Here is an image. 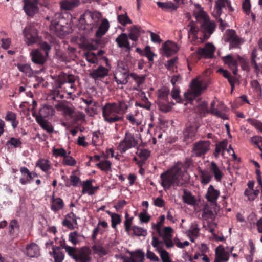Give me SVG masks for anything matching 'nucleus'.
<instances>
[{"mask_svg":"<svg viewBox=\"0 0 262 262\" xmlns=\"http://www.w3.org/2000/svg\"><path fill=\"white\" fill-rule=\"evenodd\" d=\"M128 107V102L123 100L105 103L102 107L104 121L110 124L123 121V115L127 112Z\"/></svg>","mask_w":262,"mask_h":262,"instance_id":"1","label":"nucleus"},{"mask_svg":"<svg viewBox=\"0 0 262 262\" xmlns=\"http://www.w3.org/2000/svg\"><path fill=\"white\" fill-rule=\"evenodd\" d=\"M161 184L164 190H168L173 186L174 189L181 187L187 183L184 178V174L178 165L163 172L160 175Z\"/></svg>","mask_w":262,"mask_h":262,"instance_id":"2","label":"nucleus"},{"mask_svg":"<svg viewBox=\"0 0 262 262\" xmlns=\"http://www.w3.org/2000/svg\"><path fill=\"white\" fill-rule=\"evenodd\" d=\"M196 20L200 25V31L203 34V39L207 40L215 31L216 24L210 19L204 11H201L196 15Z\"/></svg>","mask_w":262,"mask_h":262,"instance_id":"3","label":"nucleus"},{"mask_svg":"<svg viewBox=\"0 0 262 262\" xmlns=\"http://www.w3.org/2000/svg\"><path fill=\"white\" fill-rule=\"evenodd\" d=\"M210 83L208 78L193 79L190 84V90L184 94V96L188 100H192L199 96L208 87Z\"/></svg>","mask_w":262,"mask_h":262,"instance_id":"4","label":"nucleus"},{"mask_svg":"<svg viewBox=\"0 0 262 262\" xmlns=\"http://www.w3.org/2000/svg\"><path fill=\"white\" fill-rule=\"evenodd\" d=\"M67 24L61 13H56L52 17L50 29L56 35L62 37L69 32Z\"/></svg>","mask_w":262,"mask_h":262,"instance_id":"5","label":"nucleus"},{"mask_svg":"<svg viewBox=\"0 0 262 262\" xmlns=\"http://www.w3.org/2000/svg\"><path fill=\"white\" fill-rule=\"evenodd\" d=\"M66 249L68 255L76 262H90L91 259L90 250L86 247L80 248L68 247Z\"/></svg>","mask_w":262,"mask_h":262,"instance_id":"6","label":"nucleus"},{"mask_svg":"<svg viewBox=\"0 0 262 262\" xmlns=\"http://www.w3.org/2000/svg\"><path fill=\"white\" fill-rule=\"evenodd\" d=\"M102 18V14L97 11L91 12L89 10L85 11L80 17V21L84 23L87 26L84 28L92 29L98 27L99 20Z\"/></svg>","mask_w":262,"mask_h":262,"instance_id":"7","label":"nucleus"},{"mask_svg":"<svg viewBox=\"0 0 262 262\" xmlns=\"http://www.w3.org/2000/svg\"><path fill=\"white\" fill-rule=\"evenodd\" d=\"M137 134L135 135L129 130L125 132L123 139L119 143L118 148L121 154L125 153L128 149L134 148L138 145Z\"/></svg>","mask_w":262,"mask_h":262,"instance_id":"8","label":"nucleus"},{"mask_svg":"<svg viewBox=\"0 0 262 262\" xmlns=\"http://www.w3.org/2000/svg\"><path fill=\"white\" fill-rule=\"evenodd\" d=\"M225 40L229 43V49L239 48L243 41L242 39L236 34L235 30L228 29L226 31Z\"/></svg>","mask_w":262,"mask_h":262,"instance_id":"9","label":"nucleus"},{"mask_svg":"<svg viewBox=\"0 0 262 262\" xmlns=\"http://www.w3.org/2000/svg\"><path fill=\"white\" fill-rule=\"evenodd\" d=\"M25 41L28 46H30L38 41L39 37L37 29L33 26H27L23 31Z\"/></svg>","mask_w":262,"mask_h":262,"instance_id":"10","label":"nucleus"},{"mask_svg":"<svg viewBox=\"0 0 262 262\" xmlns=\"http://www.w3.org/2000/svg\"><path fill=\"white\" fill-rule=\"evenodd\" d=\"M221 59L224 64L227 66L232 71L233 74L236 75L238 72V59L237 55L230 54L221 57Z\"/></svg>","mask_w":262,"mask_h":262,"instance_id":"11","label":"nucleus"},{"mask_svg":"<svg viewBox=\"0 0 262 262\" xmlns=\"http://www.w3.org/2000/svg\"><path fill=\"white\" fill-rule=\"evenodd\" d=\"M38 0H25L23 9L26 15L33 17L39 11Z\"/></svg>","mask_w":262,"mask_h":262,"instance_id":"12","label":"nucleus"},{"mask_svg":"<svg viewBox=\"0 0 262 262\" xmlns=\"http://www.w3.org/2000/svg\"><path fill=\"white\" fill-rule=\"evenodd\" d=\"M215 50V47L212 44L208 43L205 45L204 48H199L196 53L199 59L202 57L208 59L213 57Z\"/></svg>","mask_w":262,"mask_h":262,"instance_id":"13","label":"nucleus"},{"mask_svg":"<svg viewBox=\"0 0 262 262\" xmlns=\"http://www.w3.org/2000/svg\"><path fill=\"white\" fill-rule=\"evenodd\" d=\"M227 7L229 12H233L234 9L231 6V3L229 0H216L214 6V15L215 17H220L222 13V9Z\"/></svg>","mask_w":262,"mask_h":262,"instance_id":"14","label":"nucleus"},{"mask_svg":"<svg viewBox=\"0 0 262 262\" xmlns=\"http://www.w3.org/2000/svg\"><path fill=\"white\" fill-rule=\"evenodd\" d=\"M21 251L27 256L29 257H37L40 255L39 246L35 243L27 244L25 247L21 249Z\"/></svg>","mask_w":262,"mask_h":262,"instance_id":"15","label":"nucleus"},{"mask_svg":"<svg viewBox=\"0 0 262 262\" xmlns=\"http://www.w3.org/2000/svg\"><path fill=\"white\" fill-rule=\"evenodd\" d=\"M209 142L200 141L194 144L193 148V155L196 157L204 155L209 149Z\"/></svg>","mask_w":262,"mask_h":262,"instance_id":"16","label":"nucleus"},{"mask_svg":"<svg viewBox=\"0 0 262 262\" xmlns=\"http://www.w3.org/2000/svg\"><path fill=\"white\" fill-rule=\"evenodd\" d=\"M229 257L230 252L226 251L222 245H220L216 248L214 261L227 262L229 260Z\"/></svg>","mask_w":262,"mask_h":262,"instance_id":"17","label":"nucleus"},{"mask_svg":"<svg viewBox=\"0 0 262 262\" xmlns=\"http://www.w3.org/2000/svg\"><path fill=\"white\" fill-rule=\"evenodd\" d=\"M75 81V78L73 75L62 73L59 75L55 81V84L57 88H61L63 84L66 83L72 84L74 83Z\"/></svg>","mask_w":262,"mask_h":262,"instance_id":"18","label":"nucleus"},{"mask_svg":"<svg viewBox=\"0 0 262 262\" xmlns=\"http://www.w3.org/2000/svg\"><path fill=\"white\" fill-rule=\"evenodd\" d=\"M129 37L126 33H121L116 39V42L118 47L125 48L126 52H129L132 49L128 41Z\"/></svg>","mask_w":262,"mask_h":262,"instance_id":"19","label":"nucleus"},{"mask_svg":"<svg viewBox=\"0 0 262 262\" xmlns=\"http://www.w3.org/2000/svg\"><path fill=\"white\" fill-rule=\"evenodd\" d=\"M54 108L49 105H43L39 111V117L37 119L40 118L45 119L46 118H50L52 117L55 114Z\"/></svg>","mask_w":262,"mask_h":262,"instance_id":"20","label":"nucleus"},{"mask_svg":"<svg viewBox=\"0 0 262 262\" xmlns=\"http://www.w3.org/2000/svg\"><path fill=\"white\" fill-rule=\"evenodd\" d=\"M220 194V191L215 189L213 185H210L208 188L205 198L208 202L214 203H216Z\"/></svg>","mask_w":262,"mask_h":262,"instance_id":"21","label":"nucleus"},{"mask_svg":"<svg viewBox=\"0 0 262 262\" xmlns=\"http://www.w3.org/2000/svg\"><path fill=\"white\" fill-rule=\"evenodd\" d=\"M108 70L102 66L98 68L94 69L90 73V76L93 79L97 80L104 78L108 75Z\"/></svg>","mask_w":262,"mask_h":262,"instance_id":"22","label":"nucleus"},{"mask_svg":"<svg viewBox=\"0 0 262 262\" xmlns=\"http://www.w3.org/2000/svg\"><path fill=\"white\" fill-rule=\"evenodd\" d=\"M162 48L164 54L167 56L176 53L179 50L177 44L170 41H166L163 44Z\"/></svg>","mask_w":262,"mask_h":262,"instance_id":"23","label":"nucleus"},{"mask_svg":"<svg viewBox=\"0 0 262 262\" xmlns=\"http://www.w3.org/2000/svg\"><path fill=\"white\" fill-rule=\"evenodd\" d=\"M51 209L55 213L63 209L64 206L63 200L59 197L54 198V195L51 199Z\"/></svg>","mask_w":262,"mask_h":262,"instance_id":"24","label":"nucleus"},{"mask_svg":"<svg viewBox=\"0 0 262 262\" xmlns=\"http://www.w3.org/2000/svg\"><path fill=\"white\" fill-rule=\"evenodd\" d=\"M79 4V0H62L59 2L61 9L64 10H71L78 7Z\"/></svg>","mask_w":262,"mask_h":262,"instance_id":"25","label":"nucleus"},{"mask_svg":"<svg viewBox=\"0 0 262 262\" xmlns=\"http://www.w3.org/2000/svg\"><path fill=\"white\" fill-rule=\"evenodd\" d=\"M31 55L32 62L35 64L43 65L46 62V58L38 50H32Z\"/></svg>","mask_w":262,"mask_h":262,"instance_id":"26","label":"nucleus"},{"mask_svg":"<svg viewBox=\"0 0 262 262\" xmlns=\"http://www.w3.org/2000/svg\"><path fill=\"white\" fill-rule=\"evenodd\" d=\"M50 255L54 258V262H62L64 259V255L58 246L52 247V251L50 252Z\"/></svg>","mask_w":262,"mask_h":262,"instance_id":"27","label":"nucleus"},{"mask_svg":"<svg viewBox=\"0 0 262 262\" xmlns=\"http://www.w3.org/2000/svg\"><path fill=\"white\" fill-rule=\"evenodd\" d=\"M170 90L166 86H163L157 92L158 97L157 102L165 101L168 102Z\"/></svg>","mask_w":262,"mask_h":262,"instance_id":"28","label":"nucleus"},{"mask_svg":"<svg viewBox=\"0 0 262 262\" xmlns=\"http://www.w3.org/2000/svg\"><path fill=\"white\" fill-rule=\"evenodd\" d=\"M144 32V31L140 26L134 25L130 28L129 33L127 36L130 40L136 41L140 34Z\"/></svg>","mask_w":262,"mask_h":262,"instance_id":"29","label":"nucleus"},{"mask_svg":"<svg viewBox=\"0 0 262 262\" xmlns=\"http://www.w3.org/2000/svg\"><path fill=\"white\" fill-rule=\"evenodd\" d=\"M210 171L212 173L215 180L217 182H220L223 177L224 174L214 162H211L210 165Z\"/></svg>","mask_w":262,"mask_h":262,"instance_id":"30","label":"nucleus"},{"mask_svg":"<svg viewBox=\"0 0 262 262\" xmlns=\"http://www.w3.org/2000/svg\"><path fill=\"white\" fill-rule=\"evenodd\" d=\"M217 72L222 74L225 78L228 79L231 86L232 91H233L234 89L235 83L237 81V78L234 76H232L231 73L227 70L219 69Z\"/></svg>","mask_w":262,"mask_h":262,"instance_id":"31","label":"nucleus"},{"mask_svg":"<svg viewBox=\"0 0 262 262\" xmlns=\"http://www.w3.org/2000/svg\"><path fill=\"white\" fill-rule=\"evenodd\" d=\"M55 107L58 111H63L65 115H68L70 118L74 113L73 109L66 102L59 103L55 105Z\"/></svg>","mask_w":262,"mask_h":262,"instance_id":"32","label":"nucleus"},{"mask_svg":"<svg viewBox=\"0 0 262 262\" xmlns=\"http://www.w3.org/2000/svg\"><path fill=\"white\" fill-rule=\"evenodd\" d=\"M109 27L110 24L108 20L106 18L103 19L96 32V36L97 37H102L107 32Z\"/></svg>","mask_w":262,"mask_h":262,"instance_id":"33","label":"nucleus"},{"mask_svg":"<svg viewBox=\"0 0 262 262\" xmlns=\"http://www.w3.org/2000/svg\"><path fill=\"white\" fill-rule=\"evenodd\" d=\"M157 5L159 8L168 12H172L173 11H175L178 8V5H175L171 2H157Z\"/></svg>","mask_w":262,"mask_h":262,"instance_id":"34","label":"nucleus"},{"mask_svg":"<svg viewBox=\"0 0 262 262\" xmlns=\"http://www.w3.org/2000/svg\"><path fill=\"white\" fill-rule=\"evenodd\" d=\"M127 253L129 254L135 262H144L145 254L141 250H137L135 251L127 250Z\"/></svg>","mask_w":262,"mask_h":262,"instance_id":"35","label":"nucleus"},{"mask_svg":"<svg viewBox=\"0 0 262 262\" xmlns=\"http://www.w3.org/2000/svg\"><path fill=\"white\" fill-rule=\"evenodd\" d=\"M37 123L43 130L48 133L51 134L54 132L53 126L47 120L40 118L39 120L37 119Z\"/></svg>","mask_w":262,"mask_h":262,"instance_id":"36","label":"nucleus"},{"mask_svg":"<svg viewBox=\"0 0 262 262\" xmlns=\"http://www.w3.org/2000/svg\"><path fill=\"white\" fill-rule=\"evenodd\" d=\"M199 172L200 182L202 184L206 185L211 181L212 176L208 171L200 169Z\"/></svg>","mask_w":262,"mask_h":262,"instance_id":"37","label":"nucleus"},{"mask_svg":"<svg viewBox=\"0 0 262 262\" xmlns=\"http://www.w3.org/2000/svg\"><path fill=\"white\" fill-rule=\"evenodd\" d=\"M36 166L39 167L45 172H48L51 168L50 162L49 160L40 159L36 163Z\"/></svg>","mask_w":262,"mask_h":262,"instance_id":"38","label":"nucleus"},{"mask_svg":"<svg viewBox=\"0 0 262 262\" xmlns=\"http://www.w3.org/2000/svg\"><path fill=\"white\" fill-rule=\"evenodd\" d=\"M165 217L164 215H161L159 217V221L156 224L154 223H151V229L154 230H156L159 236H161L162 234V226L164 222Z\"/></svg>","mask_w":262,"mask_h":262,"instance_id":"39","label":"nucleus"},{"mask_svg":"<svg viewBox=\"0 0 262 262\" xmlns=\"http://www.w3.org/2000/svg\"><path fill=\"white\" fill-rule=\"evenodd\" d=\"M5 119L7 121H10L11 125L15 129L18 124V121L16 119V115L12 111H8L5 116Z\"/></svg>","mask_w":262,"mask_h":262,"instance_id":"40","label":"nucleus"},{"mask_svg":"<svg viewBox=\"0 0 262 262\" xmlns=\"http://www.w3.org/2000/svg\"><path fill=\"white\" fill-rule=\"evenodd\" d=\"M18 70L25 73L27 76L31 77L33 75V71L29 64L18 63L17 64Z\"/></svg>","mask_w":262,"mask_h":262,"instance_id":"41","label":"nucleus"},{"mask_svg":"<svg viewBox=\"0 0 262 262\" xmlns=\"http://www.w3.org/2000/svg\"><path fill=\"white\" fill-rule=\"evenodd\" d=\"M20 226L18 222L15 220H12L9 224V233L11 235H17L19 232Z\"/></svg>","mask_w":262,"mask_h":262,"instance_id":"42","label":"nucleus"},{"mask_svg":"<svg viewBox=\"0 0 262 262\" xmlns=\"http://www.w3.org/2000/svg\"><path fill=\"white\" fill-rule=\"evenodd\" d=\"M142 56L146 57L149 61L150 67H151L154 63V57L156 56L151 50V48L149 46H147L143 50Z\"/></svg>","mask_w":262,"mask_h":262,"instance_id":"43","label":"nucleus"},{"mask_svg":"<svg viewBox=\"0 0 262 262\" xmlns=\"http://www.w3.org/2000/svg\"><path fill=\"white\" fill-rule=\"evenodd\" d=\"M237 58L238 59V65L239 64L243 71L249 72L250 68L248 59L239 55H237Z\"/></svg>","mask_w":262,"mask_h":262,"instance_id":"44","label":"nucleus"},{"mask_svg":"<svg viewBox=\"0 0 262 262\" xmlns=\"http://www.w3.org/2000/svg\"><path fill=\"white\" fill-rule=\"evenodd\" d=\"M214 102H212L211 103V107L210 110V113L224 120L228 119V117L224 113H223L222 111L214 107Z\"/></svg>","mask_w":262,"mask_h":262,"instance_id":"45","label":"nucleus"},{"mask_svg":"<svg viewBox=\"0 0 262 262\" xmlns=\"http://www.w3.org/2000/svg\"><path fill=\"white\" fill-rule=\"evenodd\" d=\"M81 237L84 238V236L83 235L78 233L77 231L71 232L69 234V241L74 245L79 243Z\"/></svg>","mask_w":262,"mask_h":262,"instance_id":"46","label":"nucleus"},{"mask_svg":"<svg viewBox=\"0 0 262 262\" xmlns=\"http://www.w3.org/2000/svg\"><path fill=\"white\" fill-rule=\"evenodd\" d=\"M131 230L133 231V235L136 236H146L147 235V231L142 227L133 226Z\"/></svg>","mask_w":262,"mask_h":262,"instance_id":"47","label":"nucleus"},{"mask_svg":"<svg viewBox=\"0 0 262 262\" xmlns=\"http://www.w3.org/2000/svg\"><path fill=\"white\" fill-rule=\"evenodd\" d=\"M96 166L102 171H108L110 170L111 168L112 163L108 160H102L97 163Z\"/></svg>","mask_w":262,"mask_h":262,"instance_id":"48","label":"nucleus"},{"mask_svg":"<svg viewBox=\"0 0 262 262\" xmlns=\"http://www.w3.org/2000/svg\"><path fill=\"white\" fill-rule=\"evenodd\" d=\"M22 142L19 138L11 137L6 142V145L9 147V145L14 148H21Z\"/></svg>","mask_w":262,"mask_h":262,"instance_id":"49","label":"nucleus"},{"mask_svg":"<svg viewBox=\"0 0 262 262\" xmlns=\"http://www.w3.org/2000/svg\"><path fill=\"white\" fill-rule=\"evenodd\" d=\"M163 243L164 241H159L157 237H156L155 236H153L152 237V242L151 244L152 246L156 248L157 251L159 252L163 250H164L163 249Z\"/></svg>","mask_w":262,"mask_h":262,"instance_id":"50","label":"nucleus"},{"mask_svg":"<svg viewBox=\"0 0 262 262\" xmlns=\"http://www.w3.org/2000/svg\"><path fill=\"white\" fill-rule=\"evenodd\" d=\"M227 146V141L226 140L220 142L216 145L214 155L215 157H217L222 150L224 151Z\"/></svg>","mask_w":262,"mask_h":262,"instance_id":"51","label":"nucleus"},{"mask_svg":"<svg viewBox=\"0 0 262 262\" xmlns=\"http://www.w3.org/2000/svg\"><path fill=\"white\" fill-rule=\"evenodd\" d=\"M170 102L159 101L157 102V104L159 109L164 113H167L171 111V106L170 105Z\"/></svg>","mask_w":262,"mask_h":262,"instance_id":"52","label":"nucleus"},{"mask_svg":"<svg viewBox=\"0 0 262 262\" xmlns=\"http://www.w3.org/2000/svg\"><path fill=\"white\" fill-rule=\"evenodd\" d=\"M183 201L188 204L193 205L195 202L194 196L190 193L184 190V194L183 195Z\"/></svg>","mask_w":262,"mask_h":262,"instance_id":"53","label":"nucleus"},{"mask_svg":"<svg viewBox=\"0 0 262 262\" xmlns=\"http://www.w3.org/2000/svg\"><path fill=\"white\" fill-rule=\"evenodd\" d=\"M74 123H77L79 121H83L85 119V115L80 112L74 113L71 118Z\"/></svg>","mask_w":262,"mask_h":262,"instance_id":"54","label":"nucleus"},{"mask_svg":"<svg viewBox=\"0 0 262 262\" xmlns=\"http://www.w3.org/2000/svg\"><path fill=\"white\" fill-rule=\"evenodd\" d=\"M172 229L170 227H165L164 228L163 230L162 231V234L160 237H162L163 239H169L172 238Z\"/></svg>","mask_w":262,"mask_h":262,"instance_id":"55","label":"nucleus"},{"mask_svg":"<svg viewBox=\"0 0 262 262\" xmlns=\"http://www.w3.org/2000/svg\"><path fill=\"white\" fill-rule=\"evenodd\" d=\"M138 216L141 223H147L151 219L150 215L148 214L146 209H143V211L139 214Z\"/></svg>","mask_w":262,"mask_h":262,"instance_id":"56","label":"nucleus"},{"mask_svg":"<svg viewBox=\"0 0 262 262\" xmlns=\"http://www.w3.org/2000/svg\"><path fill=\"white\" fill-rule=\"evenodd\" d=\"M92 248L95 253L98 254L101 256L107 254L106 250L100 245L95 244Z\"/></svg>","mask_w":262,"mask_h":262,"instance_id":"57","label":"nucleus"},{"mask_svg":"<svg viewBox=\"0 0 262 262\" xmlns=\"http://www.w3.org/2000/svg\"><path fill=\"white\" fill-rule=\"evenodd\" d=\"M199 229L196 226H192L188 231V235L191 242H194V239L196 238L199 233Z\"/></svg>","mask_w":262,"mask_h":262,"instance_id":"58","label":"nucleus"},{"mask_svg":"<svg viewBox=\"0 0 262 262\" xmlns=\"http://www.w3.org/2000/svg\"><path fill=\"white\" fill-rule=\"evenodd\" d=\"M130 76L136 81L138 87L142 84L145 79V76L144 75H138L136 73H133L130 74Z\"/></svg>","mask_w":262,"mask_h":262,"instance_id":"59","label":"nucleus"},{"mask_svg":"<svg viewBox=\"0 0 262 262\" xmlns=\"http://www.w3.org/2000/svg\"><path fill=\"white\" fill-rule=\"evenodd\" d=\"M117 20L120 24L124 26H126L127 24L132 23V20L126 14L118 15Z\"/></svg>","mask_w":262,"mask_h":262,"instance_id":"60","label":"nucleus"},{"mask_svg":"<svg viewBox=\"0 0 262 262\" xmlns=\"http://www.w3.org/2000/svg\"><path fill=\"white\" fill-rule=\"evenodd\" d=\"M251 142L254 144L260 151L262 150V137L259 136H254L251 138Z\"/></svg>","mask_w":262,"mask_h":262,"instance_id":"61","label":"nucleus"},{"mask_svg":"<svg viewBox=\"0 0 262 262\" xmlns=\"http://www.w3.org/2000/svg\"><path fill=\"white\" fill-rule=\"evenodd\" d=\"M177 165H178L181 168L182 167L185 170H186L187 169L190 168L191 166H193V160L191 158L187 157L185 158L183 163H178Z\"/></svg>","mask_w":262,"mask_h":262,"instance_id":"62","label":"nucleus"},{"mask_svg":"<svg viewBox=\"0 0 262 262\" xmlns=\"http://www.w3.org/2000/svg\"><path fill=\"white\" fill-rule=\"evenodd\" d=\"M62 164L64 165L73 166L76 164V161L72 157L67 155L63 158Z\"/></svg>","mask_w":262,"mask_h":262,"instance_id":"63","label":"nucleus"},{"mask_svg":"<svg viewBox=\"0 0 262 262\" xmlns=\"http://www.w3.org/2000/svg\"><path fill=\"white\" fill-rule=\"evenodd\" d=\"M53 155L55 157H62L64 158L67 155V153L66 150L63 148H56L53 147L52 149Z\"/></svg>","mask_w":262,"mask_h":262,"instance_id":"64","label":"nucleus"}]
</instances>
